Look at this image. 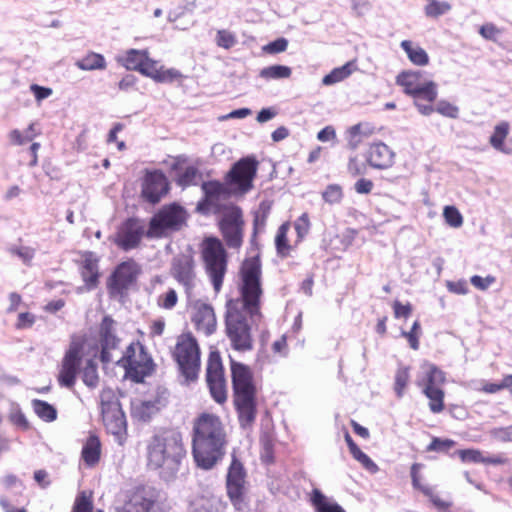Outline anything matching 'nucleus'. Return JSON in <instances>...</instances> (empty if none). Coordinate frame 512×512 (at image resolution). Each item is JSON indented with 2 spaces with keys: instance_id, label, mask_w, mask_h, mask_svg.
Returning <instances> with one entry per match:
<instances>
[{
  "instance_id": "1",
  "label": "nucleus",
  "mask_w": 512,
  "mask_h": 512,
  "mask_svg": "<svg viewBox=\"0 0 512 512\" xmlns=\"http://www.w3.org/2000/svg\"><path fill=\"white\" fill-rule=\"evenodd\" d=\"M238 290L239 296L226 302L225 329L231 347L247 352L253 349L252 328L262 319L261 264L257 258L243 263Z\"/></svg>"
},
{
  "instance_id": "2",
  "label": "nucleus",
  "mask_w": 512,
  "mask_h": 512,
  "mask_svg": "<svg viewBox=\"0 0 512 512\" xmlns=\"http://www.w3.org/2000/svg\"><path fill=\"white\" fill-rule=\"evenodd\" d=\"M186 455L181 432L167 429L154 434L147 440L145 456L147 467L156 471L166 482L173 481Z\"/></svg>"
},
{
  "instance_id": "3",
  "label": "nucleus",
  "mask_w": 512,
  "mask_h": 512,
  "mask_svg": "<svg viewBox=\"0 0 512 512\" xmlns=\"http://www.w3.org/2000/svg\"><path fill=\"white\" fill-rule=\"evenodd\" d=\"M226 445V432L220 419L202 414L193 427L192 453L197 466L212 469L223 458Z\"/></svg>"
},
{
  "instance_id": "4",
  "label": "nucleus",
  "mask_w": 512,
  "mask_h": 512,
  "mask_svg": "<svg viewBox=\"0 0 512 512\" xmlns=\"http://www.w3.org/2000/svg\"><path fill=\"white\" fill-rule=\"evenodd\" d=\"M201 255L214 291L219 293L227 272V254L224 246L217 238H206L201 245Z\"/></svg>"
},
{
  "instance_id": "5",
  "label": "nucleus",
  "mask_w": 512,
  "mask_h": 512,
  "mask_svg": "<svg viewBox=\"0 0 512 512\" xmlns=\"http://www.w3.org/2000/svg\"><path fill=\"white\" fill-rule=\"evenodd\" d=\"M173 357L186 381L197 378L200 370V350L196 339L191 334L178 337Z\"/></svg>"
},
{
  "instance_id": "6",
  "label": "nucleus",
  "mask_w": 512,
  "mask_h": 512,
  "mask_svg": "<svg viewBox=\"0 0 512 512\" xmlns=\"http://www.w3.org/2000/svg\"><path fill=\"white\" fill-rule=\"evenodd\" d=\"M115 362L125 368L126 373L136 382H141L152 371V359L139 343H131Z\"/></svg>"
},
{
  "instance_id": "7",
  "label": "nucleus",
  "mask_w": 512,
  "mask_h": 512,
  "mask_svg": "<svg viewBox=\"0 0 512 512\" xmlns=\"http://www.w3.org/2000/svg\"><path fill=\"white\" fill-rule=\"evenodd\" d=\"M85 338L79 335H73L69 348L62 359L61 368L58 376L60 385L71 388L75 384L81 360L83 357Z\"/></svg>"
},
{
  "instance_id": "8",
  "label": "nucleus",
  "mask_w": 512,
  "mask_h": 512,
  "mask_svg": "<svg viewBox=\"0 0 512 512\" xmlns=\"http://www.w3.org/2000/svg\"><path fill=\"white\" fill-rule=\"evenodd\" d=\"M170 271L172 277L184 288L190 302L196 296L197 288L200 285L193 258L188 255L175 257Z\"/></svg>"
},
{
  "instance_id": "9",
  "label": "nucleus",
  "mask_w": 512,
  "mask_h": 512,
  "mask_svg": "<svg viewBox=\"0 0 512 512\" xmlns=\"http://www.w3.org/2000/svg\"><path fill=\"white\" fill-rule=\"evenodd\" d=\"M186 219L185 210L177 205L164 206L150 222V231L155 236H163L170 231L179 230Z\"/></svg>"
},
{
  "instance_id": "10",
  "label": "nucleus",
  "mask_w": 512,
  "mask_h": 512,
  "mask_svg": "<svg viewBox=\"0 0 512 512\" xmlns=\"http://www.w3.org/2000/svg\"><path fill=\"white\" fill-rule=\"evenodd\" d=\"M206 381L213 399L218 403L225 402L227 399L226 381L221 357L217 352H211L209 355Z\"/></svg>"
},
{
  "instance_id": "11",
  "label": "nucleus",
  "mask_w": 512,
  "mask_h": 512,
  "mask_svg": "<svg viewBox=\"0 0 512 512\" xmlns=\"http://www.w3.org/2000/svg\"><path fill=\"white\" fill-rule=\"evenodd\" d=\"M220 229L228 247L239 248L242 245L243 219L238 207L230 206L225 209L220 220Z\"/></svg>"
},
{
  "instance_id": "12",
  "label": "nucleus",
  "mask_w": 512,
  "mask_h": 512,
  "mask_svg": "<svg viewBox=\"0 0 512 512\" xmlns=\"http://www.w3.org/2000/svg\"><path fill=\"white\" fill-rule=\"evenodd\" d=\"M202 190L205 194V199L199 202L197 209L205 213H224L227 207L226 205L230 193L227 188L216 181L204 182L202 184Z\"/></svg>"
},
{
  "instance_id": "13",
  "label": "nucleus",
  "mask_w": 512,
  "mask_h": 512,
  "mask_svg": "<svg viewBox=\"0 0 512 512\" xmlns=\"http://www.w3.org/2000/svg\"><path fill=\"white\" fill-rule=\"evenodd\" d=\"M258 162L254 157H245L234 164L230 173V183L242 193L252 188V181L256 175Z\"/></svg>"
},
{
  "instance_id": "14",
  "label": "nucleus",
  "mask_w": 512,
  "mask_h": 512,
  "mask_svg": "<svg viewBox=\"0 0 512 512\" xmlns=\"http://www.w3.org/2000/svg\"><path fill=\"white\" fill-rule=\"evenodd\" d=\"M138 264L132 260L122 262L111 275L108 283L112 295H122L137 279Z\"/></svg>"
},
{
  "instance_id": "15",
  "label": "nucleus",
  "mask_w": 512,
  "mask_h": 512,
  "mask_svg": "<svg viewBox=\"0 0 512 512\" xmlns=\"http://www.w3.org/2000/svg\"><path fill=\"white\" fill-rule=\"evenodd\" d=\"M101 344V361L110 363L115 361L120 339L116 335V323L110 316H105L99 328Z\"/></svg>"
},
{
  "instance_id": "16",
  "label": "nucleus",
  "mask_w": 512,
  "mask_h": 512,
  "mask_svg": "<svg viewBox=\"0 0 512 512\" xmlns=\"http://www.w3.org/2000/svg\"><path fill=\"white\" fill-rule=\"evenodd\" d=\"M245 470L242 463L233 455L227 473V493L235 506L243 501L245 493Z\"/></svg>"
},
{
  "instance_id": "17",
  "label": "nucleus",
  "mask_w": 512,
  "mask_h": 512,
  "mask_svg": "<svg viewBox=\"0 0 512 512\" xmlns=\"http://www.w3.org/2000/svg\"><path fill=\"white\" fill-rule=\"evenodd\" d=\"M231 375L235 397L255 396L253 374L247 365L231 360Z\"/></svg>"
},
{
  "instance_id": "18",
  "label": "nucleus",
  "mask_w": 512,
  "mask_h": 512,
  "mask_svg": "<svg viewBox=\"0 0 512 512\" xmlns=\"http://www.w3.org/2000/svg\"><path fill=\"white\" fill-rule=\"evenodd\" d=\"M192 322L197 331L206 336L213 334L217 328V319L213 307L200 300L192 305Z\"/></svg>"
},
{
  "instance_id": "19",
  "label": "nucleus",
  "mask_w": 512,
  "mask_h": 512,
  "mask_svg": "<svg viewBox=\"0 0 512 512\" xmlns=\"http://www.w3.org/2000/svg\"><path fill=\"white\" fill-rule=\"evenodd\" d=\"M144 233V228L136 219H128L114 236V242L121 249L128 251L137 247Z\"/></svg>"
},
{
  "instance_id": "20",
  "label": "nucleus",
  "mask_w": 512,
  "mask_h": 512,
  "mask_svg": "<svg viewBox=\"0 0 512 512\" xmlns=\"http://www.w3.org/2000/svg\"><path fill=\"white\" fill-rule=\"evenodd\" d=\"M169 184L161 171L148 172L142 185V196L150 203L155 204L167 194Z\"/></svg>"
},
{
  "instance_id": "21",
  "label": "nucleus",
  "mask_w": 512,
  "mask_h": 512,
  "mask_svg": "<svg viewBox=\"0 0 512 512\" xmlns=\"http://www.w3.org/2000/svg\"><path fill=\"white\" fill-rule=\"evenodd\" d=\"M117 512H163L150 491L138 490Z\"/></svg>"
},
{
  "instance_id": "22",
  "label": "nucleus",
  "mask_w": 512,
  "mask_h": 512,
  "mask_svg": "<svg viewBox=\"0 0 512 512\" xmlns=\"http://www.w3.org/2000/svg\"><path fill=\"white\" fill-rule=\"evenodd\" d=\"M422 374L417 380L419 387L424 390L425 387L441 388L445 383V373L440 370L436 365L425 362L421 366Z\"/></svg>"
},
{
  "instance_id": "23",
  "label": "nucleus",
  "mask_w": 512,
  "mask_h": 512,
  "mask_svg": "<svg viewBox=\"0 0 512 512\" xmlns=\"http://www.w3.org/2000/svg\"><path fill=\"white\" fill-rule=\"evenodd\" d=\"M394 159L393 151L384 143L373 144L369 150L368 162L378 169H386L392 166Z\"/></svg>"
},
{
  "instance_id": "24",
  "label": "nucleus",
  "mask_w": 512,
  "mask_h": 512,
  "mask_svg": "<svg viewBox=\"0 0 512 512\" xmlns=\"http://www.w3.org/2000/svg\"><path fill=\"white\" fill-rule=\"evenodd\" d=\"M510 126L508 122H500L494 127L489 138L490 145L505 155H512V139L507 140Z\"/></svg>"
},
{
  "instance_id": "25",
  "label": "nucleus",
  "mask_w": 512,
  "mask_h": 512,
  "mask_svg": "<svg viewBox=\"0 0 512 512\" xmlns=\"http://www.w3.org/2000/svg\"><path fill=\"white\" fill-rule=\"evenodd\" d=\"M164 406L159 397L148 400L137 401L132 404V414L141 421H148L155 413Z\"/></svg>"
},
{
  "instance_id": "26",
  "label": "nucleus",
  "mask_w": 512,
  "mask_h": 512,
  "mask_svg": "<svg viewBox=\"0 0 512 512\" xmlns=\"http://www.w3.org/2000/svg\"><path fill=\"white\" fill-rule=\"evenodd\" d=\"M235 404L241 426L246 427L252 424L256 416L255 396L235 397Z\"/></svg>"
},
{
  "instance_id": "27",
  "label": "nucleus",
  "mask_w": 512,
  "mask_h": 512,
  "mask_svg": "<svg viewBox=\"0 0 512 512\" xmlns=\"http://www.w3.org/2000/svg\"><path fill=\"white\" fill-rule=\"evenodd\" d=\"M102 419L107 431L113 435H120L126 429L125 415L121 408L103 412Z\"/></svg>"
},
{
  "instance_id": "28",
  "label": "nucleus",
  "mask_w": 512,
  "mask_h": 512,
  "mask_svg": "<svg viewBox=\"0 0 512 512\" xmlns=\"http://www.w3.org/2000/svg\"><path fill=\"white\" fill-rule=\"evenodd\" d=\"M100 455H101L100 441H99L98 437L92 435L85 442V444L82 448L81 457L87 466L93 467L99 462Z\"/></svg>"
},
{
  "instance_id": "29",
  "label": "nucleus",
  "mask_w": 512,
  "mask_h": 512,
  "mask_svg": "<svg viewBox=\"0 0 512 512\" xmlns=\"http://www.w3.org/2000/svg\"><path fill=\"white\" fill-rule=\"evenodd\" d=\"M397 84L404 88V92L413 96L425 83L420 72H402L397 76Z\"/></svg>"
},
{
  "instance_id": "30",
  "label": "nucleus",
  "mask_w": 512,
  "mask_h": 512,
  "mask_svg": "<svg viewBox=\"0 0 512 512\" xmlns=\"http://www.w3.org/2000/svg\"><path fill=\"white\" fill-rule=\"evenodd\" d=\"M311 503L316 512H345V510L333 499L325 496L320 490L314 489L311 495Z\"/></svg>"
},
{
  "instance_id": "31",
  "label": "nucleus",
  "mask_w": 512,
  "mask_h": 512,
  "mask_svg": "<svg viewBox=\"0 0 512 512\" xmlns=\"http://www.w3.org/2000/svg\"><path fill=\"white\" fill-rule=\"evenodd\" d=\"M401 48L406 52L409 60L419 66L426 65L429 61L428 54L426 51L418 45H413L411 41L403 40L401 42Z\"/></svg>"
},
{
  "instance_id": "32",
  "label": "nucleus",
  "mask_w": 512,
  "mask_h": 512,
  "mask_svg": "<svg viewBox=\"0 0 512 512\" xmlns=\"http://www.w3.org/2000/svg\"><path fill=\"white\" fill-rule=\"evenodd\" d=\"M75 65L83 71H93L104 70L107 64L103 55L90 52L82 59L76 61Z\"/></svg>"
},
{
  "instance_id": "33",
  "label": "nucleus",
  "mask_w": 512,
  "mask_h": 512,
  "mask_svg": "<svg viewBox=\"0 0 512 512\" xmlns=\"http://www.w3.org/2000/svg\"><path fill=\"white\" fill-rule=\"evenodd\" d=\"M32 408L36 415L45 422H53L57 419V410L46 401L34 399Z\"/></svg>"
},
{
  "instance_id": "34",
  "label": "nucleus",
  "mask_w": 512,
  "mask_h": 512,
  "mask_svg": "<svg viewBox=\"0 0 512 512\" xmlns=\"http://www.w3.org/2000/svg\"><path fill=\"white\" fill-rule=\"evenodd\" d=\"M423 394L429 399V409L433 413H440L444 409V391L442 388L425 387Z\"/></svg>"
},
{
  "instance_id": "35",
  "label": "nucleus",
  "mask_w": 512,
  "mask_h": 512,
  "mask_svg": "<svg viewBox=\"0 0 512 512\" xmlns=\"http://www.w3.org/2000/svg\"><path fill=\"white\" fill-rule=\"evenodd\" d=\"M292 74L290 67L285 65H271L260 70L259 76L265 80L289 78Z\"/></svg>"
},
{
  "instance_id": "36",
  "label": "nucleus",
  "mask_w": 512,
  "mask_h": 512,
  "mask_svg": "<svg viewBox=\"0 0 512 512\" xmlns=\"http://www.w3.org/2000/svg\"><path fill=\"white\" fill-rule=\"evenodd\" d=\"M352 66L353 64L351 62H348L341 67L334 68L329 74L323 77L322 84L330 86L343 81L344 79L351 75Z\"/></svg>"
},
{
  "instance_id": "37",
  "label": "nucleus",
  "mask_w": 512,
  "mask_h": 512,
  "mask_svg": "<svg viewBox=\"0 0 512 512\" xmlns=\"http://www.w3.org/2000/svg\"><path fill=\"white\" fill-rule=\"evenodd\" d=\"M146 53L147 51L145 50H128L125 57L123 58V65L128 70L137 71V69L140 68V65L142 64L143 59L145 60Z\"/></svg>"
},
{
  "instance_id": "38",
  "label": "nucleus",
  "mask_w": 512,
  "mask_h": 512,
  "mask_svg": "<svg viewBox=\"0 0 512 512\" xmlns=\"http://www.w3.org/2000/svg\"><path fill=\"white\" fill-rule=\"evenodd\" d=\"M199 178L200 174L198 169L194 166H187L182 171L178 172L177 184L182 187L195 185L197 184Z\"/></svg>"
},
{
  "instance_id": "39",
  "label": "nucleus",
  "mask_w": 512,
  "mask_h": 512,
  "mask_svg": "<svg viewBox=\"0 0 512 512\" xmlns=\"http://www.w3.org/2000/svg\"><path fill=\"white\" fill-rule=\"evenodd\" d=\"M101 413L121 408L118 398L114 391L110 388H105L100 394Z\"/></svg>"
},
{
  "instance_id": "40",
  "label": "nucleus",
  "mask_w": 512,
  "mask_h": 512,
  "mask_svg": "<svg viewBox=\"0 0 512 512\" xmlns=\"http://www.w3.org/2000/svg\"><path fill=\"white\" fill-rule=\"evenodd\" d=\"M289 226L288 224L284 223L282 224L276 234L275 237V245L278 254L281 256H286L289 253L290 246L288 245V239H287V232H288Z\"/></svg>"
},
{
  "instance_id": "41",
  "label": "nucleus",
  "mask_w": 512,
  "mask_h": 512,
  "mask_svg": "<svg viewBox=\"0 0 512 512\" xmlns=\"http://www.w3.org/2000/svg\"><path fill=\"white\" fill-rule=\"evenodd\" d=\"M137 71L156 81H162L164 79L157 70L156 61L150 59L148 53H146L145 60L143 59V62L140 65V68L137 69Z\"/></svg>"
},
{
  "instance_id": "42",
  "label": "nucleus",
  "mask_w": 512,
  "mask_h": 512,
  "mask_svg": "<svg viewBox=\"0 0 512 512\" xmlns=\"http://www.w3.org/2000/svg\"><path fill=\"white\" fill-rule=\"evenodd\" d=\"M415 100L424 99L433 102L437 98V86L432 81H425L418 92L412 96Z\"/></svg>"
},
{
  "instance_id": "43",
  "label": "nucleus",
  "mask_w": 512,
  "mask_h": 512,
  "mask_svg": "<svg viewBox=\"0 0 512 512\" xmlns=\"http://www.w3.org/2000/svg\"><path fill=\"white\" fill-rule=\"evenodd\" d=\"M83 382L91 388H95L99 382V376L97 372V365L92 361L88 360L86 366L83 369Z\"/></svg>"
},
{
  "instance_id": "44",
  "label": "nucleus",
  "mask_w": 512,
  "mask_h": 512,
  "mask_svg": "<svg viewBox=\"0 0 512 512\" xmlns=\"http://www.w3.org/2000/svg\"><path fill=\"white\" fill-rule=\"evenodd\" d=\"M451 9V5L448 2L445 1H431L429 4L425 7V14L428 17H438L443 14H446Z\"/></svg>"
},
{
  "instance_id": "45",
  "label": "nucleus",
  "mask_w": 512,
  "mask_h": 512,
  "mask_svg": "<svg viewBox=\"0 0 512 512\" xmlns=\"http://www.w3.org/2000/svg\"><path fill=\"white\" fill-rule=\"evenodd\" d=\"M410 374L408 367H400L395 375V392L399 398L404 394V390L409 381Z\"/></svg>"
},
{
  "instance_id": "46",
  "label": "nucleus",
  "mask_w": 512,
  "mask_h": 512,
  "mask_svg": "<svg viewBox=\"0 0 512 512\" xmlns=\"http://www.w3.org/2000/svg\"><path fill=\"white\" fill-rule=\"evenodd\" d=\"M322 197L328 204H338L343 198L342 188L337 184H330L322 192Z\"/></svg>"
},
{
  "instance_id": "47",
  "label": "nucleus",
  "mask_w": 512,
  "mask_h": 512,
  "mask_svg": "<svg viewBox=\"0 0 512 512\" xmlns=\"http://www.w3.org/2000/svg\"><path fill=\"white\" fill-rule=\"evenodd\" d=\"M178 302L177 292L170 288L165 293L158 296L157 305L165 310L173 309Z\"/></svg>"
},
{
  "instance_id": "48",
  "label": "nucleus",
  "mask_w": 512,
  "mask_h": 512,
  "mask_svg": "<svg viewBox=\"0 0 512 512\" xmlns=\"http://www.w3.org/2000/svg\"><path fill=\"white\" fill-rule=\"evenodd\" d=\"M443 216L446 223L453 228H459L463 224V217L454 206H446L443 211Z\"/></svg>"
},
{
  "instance_id": "49",
  "label": "nucleus",
  "mask_w": 512,
  "mask_h": 512,
  "mask_svg": "<svg viewBox=\"0 0 512 512\" xmlns=\"http://www.w3.org/2000/svg\"><path fill=\"white\" fill-rule=\"evenodd\" d=\"M351 454L353 458L357 460L370 473L374 474L378 471V466L375 464V462L359 447L357 449L354 448V451Z\"/></svg>"
},
{
  "instance_id": "50",
  "label": "nucleus",
  "mask_w": 512,
  "mask_h": 512,
  "mask_svg": "<svg viewBox=\"0 0 512 512\" xmlns=\"http://www.w3.org/2000/svg\"><path fill=\"white\" fill-rule=\"evenodd\" d=\"M435 111L451 119H456L459 116V108L444 100H441L436 104Z\"/></svg>"
},
{
  "instance_id": "51",
  "label": "nucleus",
  "mask_w": 512,
  "mask_h": 512,
  "mask_svg": "<svg viewBox=\"0 0 512 512\" xmlns=\"http://www.w3.org/2000/svg\"><path fill=\"white\" fill-rule=\"evenodd\" d=\"M216 43L219 47L230 49L237 43V39L233 33L222 29L217 32Z\"/></svg>"
},
{
  "instance_id": "52",
  "label": "nucleus",
  "mask_w": 512,
  "mask_h": 512,
  "mask_svg": "<svg viewBox=\"0 0 512 512\" xmlns=\"http://www.w3.org/2000/svg\"><path fill=\"white\" fill-rule=\"evenodd\" d=\"M458 455L463 462L483 463L484 456L478 449L459 450Z\"/></svg>"
},
{
  "instance_id": "53",
  "label": "nucleus",
  "mask_w": 512,
  "mask_h": 512,
  "mask_svg": "<svg viewBox=\"0 0 512 512\" xmlns=\"http://www.w3.org/2000/svg\"><path fill=\"white\" fill-rule=\"evenodd\" d=\"M92 502L85 492H81L74 503L72 512H91Z\"/></svg>"
},
{
  "instance_id": "54",
  "label": "nucleus",
  "mask_w": 512,
  "mask_h": 512,
  "mask_svg": "<svg viewBox=\"0 0 512 512\" xmlns=\"http://www.w3.org/2000/svg\"><path fill=\"white\" fill-rule=\"evenodd\" d=\"M490 436L501 442H512V425L507 427L493 428L489 432Z\"/></svg>"
},
{
  "instance_id": "55",
  "label": "nucleus",
  "mask_w": 512,
  "mask_h": 512,
  "mask_svg": "<svg viewBox=\"0 0 512 512\" xmlns=\"http://www.w3.org/2000/svg\"><path fill=\"white\" fill-rule=\"evenodd\" d=\"M298 238L303 239L309 232L310 221L307 213H303L294 223Z\"/></svg>"
},
{
  "instance_id": "56",
  "label": "nucleus",
  "mask_w": 512,
  "mask_h": 512,
  "mask_svg": "<svg viewBox=\"0 0 512 512\" xmlns=\"http://www.w3.org/2000/svg\"><path fill=\"white\" fill-rule=\"evenodd\" d=\"M419 331H420V323L419 321H415L411 327L409 332L402 331V336H404L413 350H417L419 348Z\"/></svg>"
},
{
  "instance_id": "57",
  "label": "nucleus",
  "mask_w": 512,
  "mask_h": 512,
  "mask_svg": "<svg viewBox=\"0 0 512 512\" xmlns=\"http://www.w3.org/2000/svg\"><path fill=\"white\" fill-rule=\"evenodd\" d=\"M361 124H356L348 130V145L351 149H356L362 142Z\"/></svg>"
},
{
  "instance_id": "58",
  "label": "nucleus",
  "mask_w": 512,
  "mask_h": 512,
  "mask_svg": "<svg viewBox=\"0 0 512 512\" xmlns=\"http://www.w3.org/2000/svg\"><path fill=\"white\" fill-rule=\"evenodd\" d=\"M288 47V41L285 38H278L263 47V51L269 54L284 52Z\"/></svg>"
},
{
  "instance_id": "59",
  "label": "nucleus",
  "mask_w": 512,
  "mask_h": 512,
  "mask_svg": "<svg viewBox=\"0 0 512 512\" xmlns=\"http://www.w3.org/2000/svg\"><path fill=\"white\" fill-rule=\"evenodd\" d=\"M470 282L475 288L484 291L495 282V277L491 275H488L487 277L474 275L470 278Z\"/></svg>"
},
{
  "instance_id": "60",
  "label": "nucleus",
  "mask_w": 512,
  "mask_h": 512,
  "mask_svg": "<svg viewBox=\"0 0 512 512\" xmlns=\"http://www.w3.org/2000/svg\"><path fill=\"white\" fill-rule=\"evenodd\" d=\"M455 442L450 439H440L434 438L431 443L428 445V451H446L452 446H454Z\"/></svg>"
},
{
  "instance_id": "61",
  "label": "nucleus",
  "mask_w": 512,
  "mask_h": 512,
  "mask_svg": "<svg viewBox=\"0 0 512 512\" xmlns=\"http://www.w3.org/2000/svg\"><path fill=\"white\" fill-rule=\"evenodd\" d=\"M447 289L458 295H465L468 293V285L465 280L448 281L446 283Z\"/></svg>"
},
{
  "instance_id": "62",
  "label": "nucleus",
  "mask_w": 512,
  "mask_h": 512,
  "mask_svg": "<svg viewBox=\"0 0 512 512\" xmlns=\"http://www.w3.org/2000/svg\"><path fill=\"white\" fill-rule=\"evenodd\" d=\"M30 90L38 102L50 97L53 93L51 88L43 87L37 84H32L30 86Z\"/></svg>"
},
{
  "instance_id": "63",
  "label": "nucleus",
  "mask_w": 512,
  "mask_h": 512,
  "mask_svg": "<svg viewBox=\"0 0 512 512\" xmlns=\"http://www.w3.org/2000/svg\"><path fill=\"white\" fill-rule=\"evenodd\" d=\"M35 323V316L29 312L20 313L16 327L18 329L30 328Z\"/></svg>"
},
{
  "instance_id": "64",
  "label": "nucleus",
  "mask_w": 512,
  "mask_h": 512,
  "mask_svg": "<svg viewBox=\"0 0 512 512\" xmlns=\"http://www.w3.org/2000/svg\"><path fill=\"white\" fill-rule=\"evenodd\" d=\"M10 420L13 424L21 427L22 429H28L29 423L25 417V415L21 412V410L17 409L10 414Z\"/></svg>"
}]
</instances>
